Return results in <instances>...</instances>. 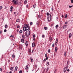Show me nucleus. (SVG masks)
I'll use <instances>...</instances> for the list:
<instances>
[{
    "label": "nucleus",
    "mask_w": 73,
    "mask_h": 73,
    "mask_svg": "<svg viewBox=\"0 0 73 73\" xmlns=\"http://www.w3.org/2000/svg\"><path fill=\"white\" fill-rule=\"evenodd\" d=\"M36 6V5H34L33 6V8H35Z\"/></svg>",
    "instance_id": "obj_32"
},
{
    "label": "nucleus",
    "mask_w": 73,
    "mask_h": 73,
    "mask_svg": "<svg viewBox=\"0 0 73 73\" xmlns=\"http://www.w3.org/2000/svg\"><path fill=\"white\" fill-rule=\"evenodd\" d=\"M51 10H52V11H53V7H52Z\"/></svg>",
    "instance_id": "obj_45"
},
{
    "label": "nucleus",
    "mask_w": 73,
    "mask_h": 73,
    "mask_svg": "<svg viewBox=\"0 0 73 73\" xmlns=\"http://www.w3.org/2000/svg\"><path fill=\"white\" fill-rule=\"evenodd\" d=\"M23 26V31H26L25 33V35L26 37H29L30 35V31H27V30L29 29V25L28 24H25Z\"/></svg>",
    "instance_id": "obj_1"
},
{
    "label": "nucleus",
    "mask_w": 73,
    "mask_h": 73,
    "mask_svg": "<svg viewBox=\"0 0 73 73\" xmlns=\"http://www.w3.org/2000/svg\"><path fill=\"white\" fill-rule=\"evenodd\" d=\"M64 55L65 56H66V52H64Z\"/></svg>",
    "instance_id": "obj_33"
},
{
    "label": "nucleus",
    "mask_w": 73,
    "mask_h": 73,
    "mask_svg": "<svg viewBox=\"0 0 73 73\" xmlns=\"http://www.w3.org/2000/svg\"><path fill=\"white\" fill-rule=\"evenodd\" d=\"M35 40H36V38H34L33 39V40L35 41Z\"/></svg>",
    "instance_id": "obj_57"
},
{
    "label": "nucleus",
    "mask_w": 73,
    "mask_h": 73,
    "mask_svg": "<svg viewBox=\"0 0 73 73\" xmlns=\"http://www.w3.org/2000/svg\"><path fill=\"white\" fill-rule=\"evenodd\" d=\"M35 68H37V66L36 65H35Z\"/></svg>",
    "instance_id": "obj_54"
},
{
    "label": "nucleus",
    "mask_w": 73,
    "mask_h": 73,
    "mask_svg": "<svg viewBox=\"0 0 73 73\" xmlns=\"http://www.w3.org/2000/svg\"><path fill=\"white\" fill-rule=\"evenodd\" d=\"M72 7H73V6H69V8H72Z\"/></svg>",
    "instance_id": "obj_39"
},
{
    "label": "nucleus",
    "mask_w": 73,
    "mask_h": 73,
    "mask_svg": "<svg viewBox=\"0 0 73 73\" xmlns=\"http://www.w3.org/2000/svg\"><path fill=\"white\" fill-rule=\"evenodd\" d=\"M22 37L23 38H25V35H24V34H23L22 35Z\"/></svg>",
    "instance_id": "obj_13"
},
{
    "label": "nucleus",
    "mask_w": 73,
    "mask_h": 73,
    "mask_svg": "<svg viewBox=\"0 0 73 73\" xmlns=\"http://www.w3.org/2000/svg\"><path fill=\"white\" fill-rule=\"evenodd\" d=\"M0 70L1 72L2 71V68H0Z\"/></svg>",
    "instance_id": "obj_47"
},
{
    "label": "nucleus",
    "mask_w": 73,
    "mask_h": 73,
    "mask_svg": "<svg viewBox=\"0 0 73 73\" xmlns=\"http://www.w3.org/2000/svg\"><path fill=\"white\" fill-rule=\"evenodd\" d=\"M67 71L68 72V71H69V69H68V70H67Z\"/></svg>",
    "instance_id": "obj_61"
},
{
    "label": "nucleus",
    "mask_w": 73,
    "mask_h": 73,
    "mask_svg": "<svg viewBox=\"0 0 73 73\" xmlns=\"http://www.w3.org/2000/svg\"><path fill=\"white\" fill-rule=\"evenodd\" d=\"M10 37H12L13 38V37H14V36L11 35L10 36Z\"/></svg>",
    "instance_id": "obj_28"
},
{
    "label": "nucleus",
    "mask_w": 73,
    "mask_h": 73,
    "mask_svg": "<svg viewBox=\"0 0 73 73\" xmlns=\"http://www.w3.org/2000/svg\"><path fill=\"white\" fill-rule=\"evenodd\" d=\"M55 27H56V28H58V25H56V26Z\"/></svg>",
    "instance_id": "obj_34"
},
{
    "label": "nucleus",
    "mask_w": 73,
    "mask_h": 73,
    "mask_svg": "<svg viewBox=\"0 0 73 73\" xmlns=\"http://www.w3.org/2000/svg\"><path fill=\"white\" fill-rule=\"evenodd\" d=\"M48 69H49V68H47L46 70V72H48Z\"/></svg>",
    "instance_id": "obj_30"
},
{
    "label": "nucleus",
    "mask_w": 73,
    "mask_h": 73,
    "mask_svg": "<svg viewBox=\"0 0 73 73\" xmlns=\"http://www.w3.org/2000/svg\"><path fill=\"white\" fill-rule=\"evenodd\" d=\"M12 1L13 4L15 5H19V4H18V3H19V2L16 1V0H13Z\"/></svg>",
    "instance_id": "obj_2"
},
{
    "label": "nucleus",
    "mask_w": 73,
    "mask_h": 73,
    "mask_svg": "<svg viewBox=\"0 0 73 73\" xmlns=\"http://www.w3.org/2000/svg\"><path fill=\"white\" fill-rule=\"evenodd\" d=\"M56 71H57V70H56V69L54 71V73H56Z\"/></svg>",
    "instance_id": "obj_49"
},
{
    "label": "nucleus",
    "mask_w": 73,
    "mask_h": 73,
    "mask_svg": "<svg viewBox=\"0 0 73 73\" xmlns=\"http://www.w3.org/2000/svg\"><path fill=\"white\" fill-rule=\"evenodd\" d=\"M52 39V38H50V41H51Z\"/></svg>",
    "instance_id": "obj_50"
},
{
    "label": "nucleus",
    "mask_w": 73,
    "mask_h": 73,
    "mask_svg": "<svg viewBox=\"0 0 73 73\" xmlns=\"http://www.w3.org/2000/svg\"><path fill=\"white\" fill-rule=\"evenodd\" d=\"M27 0H25V1L24 2V3L25 4H27Z\"/></svg>",
    "instance_id": "obj_15"
},
{
    "label": "nucleus",
    "mask_w": 73,
    "mask_h": 73,
    "mask_svg": "<svg viewBox=\"0 0 73 73\" xmlns=\"http://www.w3.org/2000/svg\"><path fill=\"white\" fill-rule=\"evenodd\" d=\"M28 53L30 55L31 54V49H29L28 51Z\"/></svg>",
    "instance_id": "obj_5"
},
{
    "label": "nucleus",
    "mask_w": 73,
    "mask_h": 73,
    "mask_svg": "<svg viewBox=\"0 0 73 73\" xmlns=\"http://www.w3.org/2000/svg\"><path fill=\"white\" fill-rule=\"evenodd\" d=\"M52 47H54V44H52Z\"/></svg>",
    "instance_id": "obj_35"
},
{
    "label": "nucleus",
    "mask_w": 73,
    "mask_h": 73,
    "mask_svg": "<svg viewBox=\"0 0 73 73\" xmlns=\"http://www.w3.org/2000/svg\"><path fill=\"white\" fill-rule=\"evenodd\" d=\"M49 62H47L46 63L47 66H48V65H49Z\"/></svg>",
    "instance_id": "obj_27"
},
{
    "label": "nucleus",
    "mask_w": 73,
    "mask_h": 73,
    "mask_svg": "<svg viewBox=\"0 0 73 73\" xmlns=\"http://www.w3.org/2000/svg\"><path fill=\"white\" fill-rule=\"evenodd\" d=\"M66 27H67V25H64L63 26V29H65Z\"/></svg>",
    "instance_id": "obj_11"
},
{
    "label": "nucleus",
    "mask_w": 73,
    "mask_h": 73,
    "mask_svg": "<svg viewBox=\"0 0 73 73\" xmlns=\"http://www.w3.org/2000/svg\"><path fill=\"white\" fill-rule=\"evenodd\" d=\"M36 25H39V22H36Z\"/></svg>",
    "instance_id": "obj_25"
},
{
    "label": "nucleus",
    "mask_w": 73,
    "mask_h": 73,
    "mask_svg": "<svg viewBox=\"0 0 73 73\" xmlns=\"http://www.w3.org/2000/svg\"><path fill=\"white\" fill-rule=\"evenodd\" d=\"M10 11L11 12H12V9H11L10 10Z\"/></svg>",
    "instance_id": "obj_59"
},
{
    "label": "nucleus",
    "mask_w": 73,
    "mask_h": 73,
    "mask_svg": "<svg viewBox=\"0 0 73 73\" xmlns=\"http://www.w3.org/2000/svg\"><path fill=\"white\" fill-rule=\"evenodd\" d=\"M29 69V67H28V66L27 65L25 69L26 70L27 72H28V69Z\"/></svg>",
    "instance_id": "obj_4"
},
{
    "label": "nucleus",
    "mask_w": 73,
    "mask_h": 73,
    "mask_svg": "<svg viewBox=\"0 0 73 73\" xmlns=\"http://www.w3.org/2000/svg\"><path fill=\"white\" fill-rule=\"evenodd\" d=\"M12 57H13V58H15V55H14V54H13V55H12Z\"/></svg>",
    "instance_id": "obj_29"
},
{
    "label": "nucleus",
    "mask_w": 73,
    "mask_h": 73,
    "mask_svg": "<svg viewBox=\"0 0 73 73\" xmlns=\"http://www.w3.org/2000/svg\"><path fill=\"white\" fill-rule=\"evenodd\" d=\"M9 73H12V72L11 71Z\"/></svg>",
    "instance_id": "obj_63"
},
{
    "label": "nucleus",
    "mask_w": 73,
    "mask_h": 73,
    "mask_svg": "<svg viewBox=\"0 0 73 73\" xmlns=\"http://www.w3.org/2000/svg\"><path fill=\"white\" fill-rule=\"evenodd\" d=\"M44 28L45 30H47L48 29V27H44Z\"/></svg>",
    "instance_id": "obj_20"
},
{
    "label": "nucleus",
    "mask_w": 73,
    "mask_h": 73,
    "mask_svg": "<svg viewBox=\"0 0 73 73\" xmlns=\"http://www.w3.org/2000/svg\"><path fill=\"white\" fill-rule=\"evenodd\" d=\"M26 7H27V8H28V7H29L28 5H27Z\"/></svg>",
    "instance_id": "obj_56"
},
{
    "label": "nucleus",
    "mask_w": 73,
    "mask_h": 73,
    "mask_svg": "<svg viewBox=\"0 0 73 73\" xmlns=\"http://www.w3.org/2000/svg\"><path fill=\"white\" fill-rule=\"evenodd\" d=\"M71 36H72V34L70 33L69 34V38H70V37H71Z\"/></svg>",
    "instance_id": "obj_17"
},
{
    "label": "nucleus",
    "mask_w": 73,
    "mask_h": 73,
    "mask_svg": "<svg viewBox=\"0 0 73 73\" xmlns=\"http://www.w3.org/2000/svg\"><path fill=\"white\" fill-rule=\"evenodd\" d=\"M13 69H14V67L13 66L12 67H11L10 70H12V71H13V70H14Z\"/></svg>",
    "instance_id": "obj_7"
},
{
    "label": "nucleus",
    "mask_w": 73,
    "mask_h": 73,
    "mask_svg": "<svg viewBox=\"0 0 73 73\" xmlns=\"http://www.w3.org/2000/svg\"><path fill=\"white\" fill-rule=\"evenodd\" d=\"M3 8V7L2 6H0V10L1 9H2Z\"/></svg>",
    "instance_id": "obj_38"
},
{
    "label": "nucleus",
    "mask_w": 73,
    "mask_h": 73,
    "mask_svg": "<svg viewBox=\"0 0 73 73\" xmlns=\"http://www.w3.org/2000/svg\"><path fill=\"white\" fill-rule=\"evenodd\" d=\"M62 17H64V15H62Z\"/></svg>",
    "instance_id": "obj_58"
},
{
    "label": "nucleus",
    "mask_w": 73,
    "mask_h": 73,
    "mask_svg": "<svg viewBox=\"0 0 73 73\" xmlns=\"http://www.w3.org/2000/svg\"><path fill=\"white\" fill-rule=\"evenodd\" d=\"M30 59L31 62H33V59H32V57H31Z\"/></svg>",
    "instance_id": "obj_19"
},
{
    "label": "nucleus",
    "mask_w": 73,
    "mask_h": 73,
    "mask_svg": "<svg viewBox=\"0 0 73 73\" xmlns=\"http://www.w3.org/2000/svg\"><path fill=\"white\" fill-rule=\"evenodd\" d=\"M48 53H50V49H48Z\"/></svg>",
    "instance_id": "obj_31"
},
{
    "label": "nucleus",
    "mask_w": 73,
    "mask_h": 73,
    "mask_svg": "<svg viewBox=\"0 0 73 73\" xmlns=\"http://www.w3.org/2000/svg\"><path fill=\"white\" fill-rule=\"evenodd\" d=\"M4 32H7V30L6 29H5L4 30Z\"/></svg>",
    "instance_id": "obj_37"
},
{
    "label": "nucleus",
    "mask_w": 73,
    "mask_h": 73,
    "mask_svg": "<svg viewBox=\"0 0 73 73\" xmlns=\"http://www.w3.org/2000/svg\"><path fill=\"white\" fill-rule=\"evenodd\" d=\"M55 51L57 52V47H55Z\"/></svg>",
    "instance_id": "obj_14"
},
{
    "label": "nucleus",
    "mask_w": 73,
    "mask_h": 73,
    "mask_svg": "<svg viewBox=\"0 0 73 73\" xmlns=\"http://www.w3.org/2000/svg\"><path fill=\"white\" fill-rule=\"evenodd\" d=\"M50 14H49V13L47 12L46 13V15L47 16H50Z\"/></svg>",
    "instance_id": "obj_24"
},
{
    "label": "nucleus",
    "mask_w": 73,
    "mask_h": 73,
    "mask_svg": "<svg viewBox=\"0 0 73 73\" xmlns=\"http://www.w3.org/2000/svg\"><path fill=\"white\" fill-rule=\"evenodd\" d=\"M20 19H17V20L16 22H19V21H20Z\"/></svg>",
    "instance_id": "obj_22"
},
{
    "label": "nucleus",
    "mask_w": 73,
    "mask_h": 73,
    "mask_svg": "<svg viewBox=\"0 0 73 73\" xmlns=\"http://www.w3.org/2000/svg\"><path fill=\"white\" fill-rule=\"evenodd\" d=\"M17 66H16L15 68V71H17Z\"/></svg>",
    "instance_id": "obj_16"
},
{
    "label": "nucleus",
    "mask_w": 73,
    "mask_h": 73,
    "mask_svg": "<svg viewBox=\"0 0 73 73\" xmlns=\"http://www.w3.org/2000/svg\"><path fill=\"white\" fill-rule=\"evenodd\" d=\"M19 49H22V47H21V46H19Z\"/></svg>",
    "instance_id": "obj_52"
},
{
    "label": "nucleus",
    "mask_w": 73,
    "mask_h": 73,
    "mask_svg": "<svg viewBox=\"0 0 73 73\" xmlns=\"http://www.w3.org/2000/svg\"><path fill=\"white\" fill-rule=\"evenodd\" d=\"M13 8V7L11 6V7H10L11 9H12Z\"/></svg>",
    "instance_id": "obj_41"
},
{
    "label": "nucleus",
    "mask_w": 73,
    "mask_h": 73,
    "mask_svg": "<svg viewBox=\"0 0 73 73\" xmlns=\"http://www.w3.org/2000/svg\"><path fill=\"white\" fill-rule=\"evenodd\" d=\"M19 33H23V31H22V30H20L19 31Z\"/></svg>",
    "instance_id": "obj_23"
},
{
    "label": "nucleus",
    "mask_w": 73,
    "mask_h": 73,
    "mask_svg": "<svg viewBox=\"0 0 73 73\" xmlns=\"http://www.w3.org/2000/svg\"><path fill=\"white\" fill-rule=\"evenodd\" d=\"M58 38H56V43L57 44V42H58Z\"/></svg>",
    "instance_id": "obj_9"
},
{
    "label": "nucleus",
    "mask_w": 73,
    "mask_h": 73,
    "mask_svg": "<svg viewBox=\"0 0 73 73\" xmlns=\"http://www.w3.org/2000/svg\"><path fill=\"white\" fill-rule=\"evenodd\" d=\"M65 24H66V25L67 24H68V22H67V21H66V22H65Z\"/></svg>",
    "instance_id": "obj_53"
},
{
    "label": "nucleus",
    "mask_w": 73,
    "mask_h": 73,
    "mask_svg": "<svg viewBox=\"0 0 73 73\" xmlns=\"http://www.w3.org/2000/svg\"><path fill=\"white\" fill-rule=\"evenodd\" d=\"M32 47H35V43L34 42L32 44Z\"/></svg>",
    "instance_id": "obj_12"
},
{
    "label": "nucleus",
    "mask_w": 73,
    "mask_h": 73,
    "mask_svg": "<svg viewBox=\"0 0 73 73\" xmlns=\"http://www.w3.org/2000/svg\"><path fill=\"white\" fill-rule=\"evenodd\" d=\"M22 73V71L20 70L19 71V73Z\"/></svg>",
    "instance_id": "obj_43"
},
{
    "label": "nucleus",
    "mask_w": 73,
    "mask_h": 73,
    "mask_svg": "<svg viewBox=\"0 0 73 73\" xmlns=\"http://www.w3.org/2000/svg\"><path fill=\"white\" fill-rule=\"evenodd\" d=\"M47 19L48 21H50V20H51V15H50L48 16Z\"/></svg>",
    "instance_id": "obj_3"
},
{
    "label": "nucleus",
    "mask_w": 73,
    "mask_h": 73,
    "mask_svg": "<svg viewBox=\"0 0 73 73\" xmlns=\"http://www.w3.org/2000/svg\"><path fill=\"white\" fill-rule=\"evenodd\" d=\"M67 17V14H66L65 16V18H66Z\"/></svg>",
    "instance_id": "obj_36"
},
{
    "label": "nucleus",
    "mask_w": 73,
    "mask_h": 73,
    "mask_svg": "<svg viewBox=\"0 0 73 73\" xmlns=\"http://www.w3.org/2000/svg\"><path fill=\"white\" fill-rule=\"evenodd\" d=\"M1 33V31H0V33Z\"/></svg>",
    "instance_id": "obj_64"
},
{
    "label": "nucleus",
    "mask_w": 73,
    "mask_h": 73,
    "mask_svg": "<svg viewBox=\"0 0 73 73\" xmlns=\"http://www.w3.org/2000/svg\"><path fill=\"white\" fill-rule=\"evenodd\" d=\"M30 25H32V24H33V23H32V22H30Z\"/></svg>",
    "instance_id": "obj_42"
},
{
    "label": "nucleus",
    "mask_w": 73,
    "mask_h": 73,
    "mask_svg": "<svg viewBox=\"0 0 73 73\" xmlns=\"http://www.w3.org/2000/svg\"><path fill=\"white\" fill-rule=\"evenodd\" d=\"M44 61H46V59L45 58L44 59Z\"/></svg>",
    "instance_id": "obj_60"
},
{
    "label": "nucleus",
    "mask_w": 73,
    "mask_h": 73,
    "mask_svg": "<svg viewBox=\"0 0 73 73\" xmlns=\"http://www.w3.org/2000/svg\"><path fill=\"white\" fill-rule=\"evenodd\" d=\"M35 37V35H33V38H34Z\"/></svg>",
    "instance_id": "obj_46"
},
{
    "label": "nucleus",
    "mask_w": 73,
    "mask_h": 73,
    "mask_svg": "<svg viewBox=\"0 0 73 73\" xmlns=\"http://www.w3.org/2000/svg\"><path fill=\"white\" fill-rule=\"evenodd\" d=\"M46 54H47L46 53V54H45V57H47V55Z\"/></svg>",
    "instance_id": "obj_40"
},
{
    "label": "nucleus",
    "mask_w": 73,
    "mask_h": 73,
    "mask_svg": "<svg viewBox=\"0 0 73 73\" xmlns=\"http://www.w3.org/2000/svg\"><path fill=\"white\" fill-rule=\"evenodd\" d=\"M8 25H5V28H7V27H8Z\"/></svg>",
    "instance_id": "obj_18"
},
{
    "label": "nucleus",
    "mask_w": 73,
    "mask_h": 73,
    "mask_svg": "<svg viewBox=\"0 0 73 73\" xmlns=\"http://www.w3.org/2000/svg\"><path fill=\"white\" fill-rule=\"evenodd\" d=\"M48 57H46V60H48Z\"/></svg>",
    "instance_id": "obj_55"
},
{
    "label": "nucleus",
    "mask_w": 73,
    "mask_h": 73,
    "mask_svg": "<svg viewBox=\"0 0 73 73\" xmlns=\"http://www.w3.org/2000/svg\"><path fill=\"white\" fill-rule=\"evenodd\" d=\"M8 62H10V60H8Z\"/></svg>",
    "instance_id": "obj_62"
},
{
    "label": "nucleus",
    "mask_w": 73,
    "mask_h": 73,
    "mask_svg": "<svg viewBox=\"0 0 73 73\" xmlns=\"http://www.w3.org/2000/svg\"><path fill=\"white\" fill-rule=\"evenodd\" d=\"M71 3H73V0H71Z\"/></svg>",
    "instance_id": "obj_44"
},
{
    "label": "nucleus",
    "mask_w": 73,
    "mask_h": 73,
    "mask_svg": "<svg viewBox=\"0 0 73 73\" xmlns=\"http://www.w3.org/2000/svg\"><path fill=\"white\" fill-rule=\"evenodd\" d=\"M69 64V61H67V65L68 66Z\"/></svg>",
    "instance_id": "obj_21"
},
{
    "label": "nucleus",
    "mask_w": 73,
    "mask_h": 73,
    "mask_svg": "<svg viewBox=\"0 0 73 73\" xmlns=\"http://www.w3.org/2000/svg\"><path fill=\"white\" fill-rule=\"evenodd\" d=\"M17 28H20V26L18 25L17 27Z\"/></svg>",
    "instance_id": "obj_48"
},
{
    "label": "nucleus",
    "mask_w": 73,
    "mask_h": 73,
    "mask_svg": "<svg viewBox=\"0 0 73 73\" xmlns=\"http://www.w3.org/2000/svg\"><path fill=\"white\" fill-rule=\"evenodd\" d=\"M42 38H44V37H45V35H42Z\"/></svg>",
    "instance_id": "obj_26"
},
{
    "label": "nucleus",
    "mask_w": 73,
    "mask_h": 73,
    "mask_svg": "<svg viewBox=\"0 0 73 73\" xmlns=\"http://www.w3.org/2000/svg\"><path fill=\"white\" fill-rule=\"evenodd\" d=\"M66 70H67V67H65L64 68V72H65L66 71Z\"/></svg>",
    "instance_id": "obj_6"
},
{
    "label": "nucleus",
    "mask_w": 73,
    "mask_h": 73,
    "mask_svg": "<svg viewBox=\"0 0 73 73\" xmlns=\"http://www.w3.org/2000/svg\"><path fill=\"white\" fill-rule=\"evenodd\" d=\"M28 41H26L25 42V45L26 46H28Z\"/></svg>",
    "instance_id": "obj_8"
},
{
    "label": "nucleus",
    "mask_w": 73,
    "mask_h": 73,
    "mask_svg": "<svg viewBox=\"0 0 73 73\" xmlns=\"http://www.w3.org/2000/svg\"><path fill=\"white\" fill-rule=\"evenodd\" d=\"M34 51V49H33L31 53H33V52Z\"/></svg>",
    "instance_id": "obj_51"
},
{
    "label": "nucleus",
    "mask_w": 73,
    "mask_h": 73,
    "mask_svg": "<svg viewBox=\"0 0 73 73\" xmlns=\"http://www.w3.org/2000/svg\"><path fill=\"white\" fill-rule=\"evenodd\" d=\"M24 39H21V42H23L24 43Z\"/></svg>",
    "instance_id": "obj_10"
}]
</instances>
